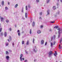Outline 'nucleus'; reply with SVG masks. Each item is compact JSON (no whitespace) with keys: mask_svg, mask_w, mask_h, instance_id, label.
Here are the masks:
<instances>
[{"mask_svg":"<svg viewBox=\"0 0 62 62\" xmlns=\"http://www.w3.org/2000/svg\"><path fill=\"white\" fill-rule=\"evenodd\" d=\"M37 48H36V46H34L33 47V51L35 53H37Z\"/></svg>","mask_w":62,"mask_h":62,"instance_id":"nucleus-1","label":"nucleus"},{"mask_svg":"<svg viewBox=\"0 0 62 62\" xmlns=\"http://www.w3.org/2000/svg\"><path fill=\"white\" fill-rule=\"evenodd\" d=\"M53 54V52L52 51H50V52H49V57H50L51 56V55H52V54Z\"/></svg>","mask_w":62,"mask_h":62,"instance_id":"nucleus-2","label":"nucleus"},{"mask_svg":"<svg viewBox=\"0 0 62 62\" xmlns=\"http://www.w3.org/2000/svg\"><path fill=\"white\" fill-rule=\"evenodd\" d=\"M23 54H21L20 55V61H22V57H23Z\"/></svg>","mask_w":62,"mask_h":62,"instance_id":"nucleus-3","label":"nucleus"},{"mask_svg":"<svg viewBox=\"0 0 62 62\" xmlns=\"http://www.w3.org/2000/svg\"><path fill=\"white\" fill-rule=\"evenodd\" d=\"M7 60H9V57L8 56H7L6 57Z\"/></svg>","mask_w":62,"mask_h":62,"instance_id":"nucleus-4","label":"nucleus"},{"mask_svg":"<svg viewBox=\"0 0 62 62\" xmlns=\"http://www.w3.org/2000/svg\"><path fill=\"white\" fill-rule=\"evenodd\" d=\"M55 35H54L53 37H51V41H52V40L53 39V38L54 39L55 38Z\"/></svg>","mask_w":62,"mask_h":62,"instance_id":"nucleus-5","label":"nucleus"},{"mask_svg":"<svg viewBox=\"0 0 62 62\" xmlns=\"http://www.w3.org/2000/svg\"><path fill=\"white\" fill-rule=\"evenodd\" d=\"M37 33L39 34L41 33V31L39 30H38L37 31Z\"/></svg>","mask_w":62,"mask_h":62,"instance_id":"nucleus-6","label":"nucleus"},{"mask_svg":"<svg viewBox=\"0 0 62 62\" xmlns=\"http://www.w3.org/2000/svg\"><path fill=\"white\" fill-rule=\"evenodd\" d=\"M59 28V26H55L54 27V28H56V29H57H57H58Z\"/></svg>","mask_w":62,"mask_h":62,"instance_id":"nucleus-7","label":"nucleus"},{"mask_svg":"<svg viewBox=\"0 0 62 62\" xmlns=\"http://www.w3.org/2000/svg\"><path fill=\"white\" fill-rule=\"evenodd\" d=\"M50 10L48 9V10H47V14L48 15H49V14H50Z\"/></svg>","mask_w":62,"mask_h":62,"instance_id":"nucleus-8","label":"nucleus"},{"mask_svg":"<svg viewBox=\"0 0 62 62\" xmlns=\"http://www.w3.org/2000/svg\"><path fill=\"white\" fill-rule=\"evenodd\" d=\"M55 53L54 54V55L55 56H56V55H57V54L56 53V51H55Z\"/></svg>","mask_w":62,"mask_h":62,"instance_id":"nucleus-9","label":"nucleus"},{"mask_svg":"<svg viewBox=\"0 0 62 62\" xmlns=\"http://www.w3.org/2000/svg\"><path fill=\"white\" fill-rule=\"evenodd\" d=\"M0 19H1V22H2L3 21H4V18H3L2 17H1Z\"/></svg>","mask_w":62,"mask_h":62,"instance_id":"nucleus-10","label":"nucleus"},{"mask_svg":"<svg viewBox=\"0 0 62 62\" xmlns=\"http://www.w3.org/2000/svg\"><path fill=\"white\" fill-rule=\"evenodd\" d=\"M32 25L33 27H34V26H35V22H33L32 23Z\"/></svg>","mask_w":62,"mask_h":62,"instance_id":"nucleus-11","label":"nucleus"},{"mask_svg":"<svg viewBox=\"0 0 62 62\" xmlns=\"http://www.w3.org/2000/svg\"><path fill=\"white\" fill-rule=\"evenodd\" d=\"M0 36H3V33L2 32H1L0 33Z\"/></svg>","mask_w":62,"mask_h":62,"instance_id":"nucleus-12","label":"nucleus"},{"mask_svg":"<svg viewBox=\"0 0 62 62\" xmlns=\"http://www.w3.org/2000/svg\"><path fill=\"white\" fill-rule=\"evenodd\" d=\"M41 44H43V43H44V41L43 40H42L41 41Z\"/></svg>","mask_w":62,"mask_h":62,"instance_id":"nucleus-13","label":"nucleus"},{"mask_svg":"<svg viewBox=\"0 0 62 62\" xmlns=\"http://www.w3.org/2000/svg\"><path fill=\"white\" fill-rule=\"evenodd\" d=\"M4 35L5 37H6L7 36V32H5L4 34Z\"/></svg>","mask_w":62,"mask_h":62,"instance_id":"nucleus-14","label":"nucleus"},{"mask_svg":"<svg viewBox=\"0 0 62 62\" xmlns=\"http://www.w3.org/2000/svg\"><path fill=\"white\" fill-rule=\"evenodd\" d=\"M53 9L54 10V9H56V7L55 6H54L53 7Z\"/></svg>","mask_w":62,"mask_h":62,"instance_id":"nucleus-15","label":"nucleus"},{"mask_svg":"<svg viewBox=\"0 0 62 62\" xmlns=\"http://www.w3.org/2000/svg\"><path fill=\"white\" fill-rule=\"evenodd\" d=\"M2 5V6H3L4 4V1H3L1 3Z\"/></svg>","mask_w":62,"mask_h":62,"instance_id":"nucleus-16","label":"nucleus"},{"mask_svg":"<svg viewBox=\"0 0 62 62\" xmlns=\"http://www.w3.org/2000/svg\"><path fill=\"white\" fill-rule=\"evenodd\" d=\"M31 33H32V30H31V29H30V34H31Z\"/></svg>","mask_w":62,"mask_h":62,"instance_id":"nucleus-17","label":"nucleus"},{"mask_svg":"<svg viewBox=\"0 0 62 62\" xmlns=\"http://www.w3.org/2000/svg\"><path fill=\"white\" fill-rule=\"evenodd\" d=\"M27 14L26 13H25V17L26 18H27Z\"/></svg>","mask_w":62,"mask_h":62,"instance_id":"nucleus-18","label":"nucleus"},{"mask_svg":"<svg viewBox=\"0 0 62 62\" xmlns=\"http://www.w3.org/2000/svg\"><path fill=\"white\" fill-rule=\"evenodd\" d=\"M22 12L23 13V7L21 10Z\"/></svg>","mask_w":62,"mask_h":62,"instance_id":"nucleus-19","label":"nucleus"},{"mask_svg":"<svg viewBox=\"0 0 62 62\" xmlns=\"http://www.w3.org/2000/svg\"><path fill=\"white\" fill-rule=\"evenodd\" d=\"M14 45H15V44H14V42H13V43L12 44V45L13 47H14Z\"/></svg>","mask_w":62,"mask_h":62,"instance_id":"nucleus-20","label":"nucleus"},{"mask_svg":"<svg viewBox=\"0 0 62 62\" xmlns=\"http://www.w3.org/2000/svg\"><path fill=\"white\" fill-rule=\"evenodd\" d=\"M6 54H7V55H8V51H6Z\"/></svg>","mask_w":62,"mask_h":62,"instance_id":"nucleus-21","label":"nucleus"},{"mask_svg":"<svg viewBox=\"0 0 62 62\" xmlns=\"http://www.w3.org/2000/svg\"><path fill=\"white\" fill-rule=\"evenodd\" d=\"M5 8L6 10H8V9L7 7H5Z\"/></svg>","mask_w":62,"mask_h":62,"instance_id":"nucleus-22","label":"nucleus"},{"mask_svg":"<svg viewBox=\"0 0 62 62\" xmlns=\"http://www.w3.org/2000/svg\"><path fill=\"white\" fill-rule=\"evenodd\" d=\"M62 41V38L60 40V43H61Z\"/></svg>","mask_w":62,"mask_h":62,"instance_id":"nucleus-23","label":"nucleus"},{"mask_svg":"<svg viewBox=\"0 0 62 62\" xmlns=\"http://www.w3.org/2000/svg\"><path fill=\"white\" fill-rule=\"evenodd\" d=\"M18 6V4H16L15 6V8H16L17 7V6Z\"/></svg>","mask_w":62,"mask_h":62,"instance_id":"nucleus-24","label":"nucleus"},{"mask_svg":"<svg viewBox=\"0 0 62 62\" xmlns=\"http://www.w3.org/2000/svg\"><path fill=\"white\" fill-rule=\"evenodd\" d=\"M50 43H51V47H53V43H52V42H51Z\"/></svg>","mask_w":62,"mask_h":62,"instance_id":"nucleus-25","label":"nucleus"},{"mask_svg":"<svg viewBox=\"0 0 62 62\" xmlns=\"http://www.w3.org/2000/svg\"><path fill=\"white\" fill-rule=\"evenodd\" d=\"M29 44V41H28L26 43V45H28Z\"/></svg>","mask_w":62,"mask_h":62,"instance_id":"nucleus-26","label":"nucleus"},{"mask_svg":"<svg viewBox=\"0 0 62 62\" xmlns=\"http://www.w3.org/2000/svg\"><path fill=\"white\" fill-rule=\"evenodd\" d=\"M59 48L60 49H61V47H62V46H60V45H59Z\"/></svg>","mask_w":62,"mask_h":62,"instance_id":"nucleus-27","label":"nucleus"},{"mask_svg":"<svg viewBox=\"0 0 62 62\" xmlns=\"http://www.w3.org/2000/svg\"><path fill=\"white\" fill-rule=\"evenodd\" d=\"M6 21L7 23H8V22H9V20L8 19L6 20Z\"/></svg>","mask_w":62,"mask_h":62,"instance_id":"nucleus-28","label":"nucleus"},{"mask_svg":"<svg viewBox=\"0 0 62 62\" xmlns=\"http://www.w3.org/2000/svg\"><path fill=\"white\" fill-rule=\"evenodd\" d=\"M50 1V0H47L46 2L47 3H49V1Z\"/></svg>","mask_w":62,"mask_h":62,"instance_id":"nucleus-29","label":"nucleus"},{"mask_svg":"<svg viewBox=\"0 0 62 62\" xmlns=\"http://www.w3.org/2000/svg\"><path fill=\"white\" fill-rule=\"evenodd\" d=\"M2 28H0V32H1V31H2Z\"/></svg>","mask_w":62,"mask_h":62,"instance_id":"nucleus-30","label":"nucleus"},{"mask_svg":"<svg viewBox=\"0 0 62 62\" xmlns=\"http://www.w3.org/2000/svg\"><path fill=\"white\" fill-rule=\"evenodd\" d=\"M9 39H10V41H11V37L10 36H9Z\"/></svg>","mask_w":62,"mask_h":62,"instance_id":"nucleus-31","label":"nucleus"},{"mask_svg":"<svg viewBox=\"0 0 62 62\" xmlns=\"http://www.w3.org/2000/svg\"><path fill=\"white\" fill-rule=\"evenodd\" d=\"M57 14H59V11L57 12Z\"/></svg>","mask_w":62,"mask_h":62,"instance_id":"nucleus-32","label":"nucleus"},{"mask_svg":"<svg viewBox=\"0 0 62 62\" xmlns=\"http://www.w3.org/2000/svg\"><path fill=\"white\" fill-rule=\"evenodd\" d=\"M36 1L37 3H39V0H36Z\"/></svg>","mask_w":62,"mask_h":62,"instance_id":"nucleus-33","label":"nucleus"},{"mask_svg":"<svg viewBox=\"0 0 62 62\" xmlns=\"http://www.w3.org/2000/svg\"><path fill=\"white\" fill-rule=\"evenodd\" d=\"M25 53L26 54H28V52L26 51V50H25Z\"/></svg>","mask_w":62,"mask_h":62,"instance_id":"nucleus-34","label":"nucleus"},{"mask_svg":"<svg viewBox=\"0 0 62 62\" xmlns=\"http://www.w3.org/2000/svg\"><path fill=\"white\" fill-rule=\"evenodd\" d=\"M34 40H35V39H34V38H33V43H34Z\"/></svg>","mask_w":62,"mask_h":62,"instance_id":"nucleus-35","label":"nucleus"},{"mask_svg":"<svg viewBox=\"0 0 62 62\" xmlns=\"http://www.w3.org/2000/svg\"><path fill=\"white\" fill-rule=\"evenodd\" d=\"M20 32H19L18 33V35L19 36H20Z\"/></svg>","mask_w":62,"mask_h":62,"instance_id":"nucleus-36","label":"nucleus"},{"mask_svg":"<svg viewBox=\"0 0 62 62\" xmlns=\"http://www.w3.org/2000/svg\"><path fill=\"white\" fill-rule=\"evenodd\" d=\"M24 43V41H23L22 42V44H23Z\"/></svg>","mask_w":62,"mask_h":62,"instance_id":"nucleus-37","label":"nucleus"},{"mask_svg":"<svg viewBox=\"0 0 62 62\" xmlns=\"http://www.w3.org/2000/svg\"><path fill=\"white\" fill-rule=\"evenodd\" d=\"M55 22L54 21H53V22L51 21L50 22V23H54Z\"/></svg>","mask_w":62,"mask_h":62,"instance_id":"nucleus-38","label":"nucleus"},{"mask_svg":"<svg viewBox=\"0 0 62 62\" xmlns=\"http://www.w3.org/2000/svg\"><path fill=\"white\" fill-rule=\"evenodd\" d=\"M28 8H31V6H30V5H28Z\"/></svg>","mask_w":62,"mask_h":62,"instance_id":"nucleus-39","label":"nucleus"},{"mask_svg":"<svg viewBox=\"0 0 62 62\" xmlns=\"http://www.w3.org/2000/svg\"><path fill=\"white\" fill-rule=\"evenodd\" d=\"M26 10H27V6H26Z\"/></svg>","mask_w":62,"mask_h":62,"instance_id":"nucleus-40","label":"nucleus"},{"mask_svg":"<svg viewBox=\"0 0 62 62\" xmlns=\"http://www.w3.org/2000/svg\"><path fill=\"white\" fill-rule=\"evenodd\" d=\"M22 19H23V20H24V19H25V18H24V17H23V16L22 17Z\"/></svg>","mask_w":62,"mask_h":62,"instance_id":"nucleus-41","label":"nucleus"},{"mask_svg":"<svg viewBox=\"0 0 62 62\" xmlns=\"http://www.w3.org/2000/svg\"><path fill=\"white\" fill-rule=\"evenodd\" d=\"M17 32L18 33H20V30H18Z\"/></svg>","mask_w":62,"mask_h":62,"instance_id":"nucleus-42","label":"nucleus"},{"mask_svg":"<svg viewBox=\"0 0 62 62\" xmlns=\"http://www.w3.org/2000/svg\"><path fill=\"white\" fill-rule=\"evenodd\" d=\"M59 3H57V6H59Z\"/></svg>","mask_w":62,"mask_h":62,"instance_id":"nucleus-43","label":"nucleus"},{"mask_svg":"<svg viewBox=\"0 0 62 62\" xmlns=\"http://www.w3.org/2000/svg\"><path fill=\"white\" fill-rule=\"evenodd\" d=\"M9 52H12V51L11 50L9 49Z\"/></svg>","mask_w":62,"mask_h":62,"instance_id":"nucleus-44","label":"nucleus"},{"mask_svg":"<svg viewBox=\"0 0 62 62\" xmlns=\"http://www.w3.org/2000/svg\"><path fill=\"white\" fill-rule=\"evenodd\" d=\"M43 25H41L40 26V28H43Z\"/></svg>","mask_w":62,"mask_h":62,"instance_id":"nucleus-45","label":"nucleus"},{"mask_svg":"<svg viewBox=\"0 0 62 62\" xmlns=\"http://www.w3.org/2000/svg\"><path fill=\"white\" fill-rule=\"evenodd\" d=\"M40 15H42V12H41L40 13V14H39Z\"/></svg>","mask_w":62,"mask_h":62,"instance_id":"nucleus-46","label":"nucleus"},{"mask_svg":"<svg viewBox=\"0 0 62 62\" xmlns=\"http://www.w3.org/2000/svg\"><path fill=\"white\" fill-rule=\"evenodd\" d=\"M8 43H7L6 44V46H8Z\"/></svg>","mask_w":62,"mask_h":62,"instance_id":"nucleus-47","label":"nucleus"},{"mask_svg":"<svg viewBox=\"0 0 62 62\" xmlns=\"http://www.w3.org/2000/svg\"><path fill=\"white\" fill-rule=\"evenodd\" d=\"M55 42L54 41L53 42V44L54 45H55Z\"/></svg>","mask_w":62,"mask_h":62,"instance_id":"nucleus-48","label":"nucleus"},{"mask_svg":"<svg viewBox=\"0 0 62 62\" xmlns=\"http://www.w3.org/2000/svg\"><path fill=\"white\" fill-rule=\"evenodd\" d=\"M49 31H50L51 32H52V29H50L49 30Z\"/></svg>","mask_w":62,"mask_h":62,"instance_id":"nucleus-49","label":"nucleus"},{"mask_svg":"<svg viewBox=\"0 0 62 62\" xmlns=\"http://www.w3.org/2000/svg\"><path fill=\"white\" fill-rule=\"evenodd\" d=\"M9 30H10V31H11V30H11V28H10L9 29Z\"/></svg>","mask_w":62,"mask_h":62,"instance_id":"nucleus-50","label":"nucleus"},{"mask_svg":"<svg viewBox=\"0 0 62 62\" xmlns=\"http://www.w3.org/2000/svg\"><path fill=\"white\" fill-rule=\"evenodd\" d=\"M27 62V60H25L24 61V62Z\"/></svg>","mask_w":62,"mask_h":62,"instance_id":"nucleus-51","label":"nucleus"},{"mask_svg":"<svg viewBox=\"0 0 62 62\" xmlns=\"http://www.w3.org/2000/svg\"><path fill=\"white\" fill-rule=\"evenodd\" d=\"M8 5H9V2H8Z\"/></svg>","mask_w":62,"mask_h":62,"instance_id":"nucleus-52","label":"nucleus"},{"mask_svg":"<svg viewBox=\"0 0 62 62\" xmlns=\"http://www.w3.org/2000/svg\"><path fill=\"white\" fill-rule=\"evenodd\" d=\"M45 45H47V42H46L45 44Z\"/></svg>","mask_w":62,"mask_h":62,"instance_id":"nucleus-53","label":"nucleus"},{"mask_svg":"<svg viewBox=\"0 0 62 62\" xmlns=\"http://www.w3.org/2000/svg\"><path fill=\"white\" fill-rule=\"evenodd\" d=\"M15 26L16 27H17V25H15Z\"/></svg>","mask_w":62,"mask_h":62,"instance_id":"nucleus-54","label":"nucleus"},{"mask_svg":"<svg viewBox=\"0 0 62 62\" xmlns=\"http://www.w3.org/2000/svg\"><path fill=\"white\" fill-rule=\"evenodd\" d=\"M39 19H41V17H40L39 18Z\"/></svg>","mask_w":62,"mask_h":62,"instance_id":"nucleus-55","label":"nucleus"},{"mask_svg":"<svg viewBox=\"0 0 62 62\" xmlns=\"http://www.w3.org/2000/svg\"><path fill=\"white\" fill-rule=\"evenodd\" d=\"M60 1L61 3H62V0H60Z\"/></svg>","mask_w":62,"mask_h":62,"instance_id":"nucleus-56","label":"nucleus"},{"mask_svg":"<svg viewBox=\"0 0 62 62\" xmlns=\"http://www.w3.org/2000/svg\"><path fill=\"white\" fill-rule=\"evenodd\" d=\"M7 40H8V41L9 42V39H8Z\"/></svg>","mask_w":62,"mask_h":62,"instance_id":"nucleus-57","label":"nucleus"},{"mask_svg":"<svg viewBox=\"0 0 62 62\" xmlns=\"http://www.w3.org/2000/svg\"><path fill=\"white\" fill-rule=\"evenodd\" d=\"M22 59H23V60H24V58H22Z\"/></svg>","mask_w":62,"mask_h":62,"instance_id":"nucleus-58","label":"nucleus"},{"mask_svg":"<svg viewBox=\"0 0 62 62\" xmlns=\"http://www.w3.org/2000/svg\"><path fill=\"white\" fill-rule=\"evenodd\" d=\"M24 33V32L23 31H22V33Z\"/></svg>","mask_w":62,"mask_h":62,"instance_id":"nucleus-59","label":"nucleus"},{"mask_svg":"<svg viewBox=\"0 0 62 62\" xmlns=\"http://www.w3.org/2000/svg\"><path fill=\"white\" fill-rule=\"evenodd\" d=\"M1 27V24L0 23V27Z\"/></svg>","mask_w":62,"mask_h":62,"instance_id":"nucleus-60","label":"nucleus"},{"mask_svg":"<svg viewBox=\"0 0 62 62\" xmlns=\"http://www.w3.org/2000/svg\"><path fill=\"white\" fill-rule=\"evenodd\" d=\"M35 60H34V62H35Z\"/></svg>","mask_w":62,"mask_h":62,"instance_id":"nucleus-61","label":"nucleus"},{"mask_svg":"<svg viewBox=\"0 0 62 62\" xmlns=\"http://www.w3.org/2000/svg\"><path fill=\"white\" fill-rule=\"evenodd\" d=\"M58 1H59V0H57Z\"/></svg>","mask_w":62,"mask_h":62,"instance_id":"nucleus-62","label":"nucleus"},{"mask_svg":"<svg viewBox=\"0 0 62 62\" xmlns=\"http://www.w3.org/2000/svg\"><path fill=\"white\" fill-rule=\"evenodd\" d=\"M1 16H0V19H1Z\"/></svg>","mask_w":62,"mask_h":62,"instance_id":"nucleus-63","label":"nucleus"},{"mask_svg":"<svg viewBox=\"0 0 62 62\" xmlns=\"http://www.w3.org/2000/svg\"><path fill=\"white\" fill-rule=\"evenodd\" d=\"M56 62H57V61H56Z\"/></svg>","mask_w":62,"mask_h":62,"instance_id":"nucleus-64","label":"nucleus"}]
</instances>
